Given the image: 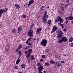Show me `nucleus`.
Instances as JSON below:
<instances>
[{
	"label": "nucleus",
	"instance_id": "1",
	"mask_svg": "<svg viewBox=\"0 0 73 73\" xmlns=\"http://www.w3.org/2000/svg\"><path fill=\"white\" fill-rule=\"evenodd\" d=\"M56 33L58 35L57 36V38H61L62 37V32L61 31V30H58V31L56 32Z\"/></svg>",
	"mask_w": 73,
	"mask_h": 73
},
{
	"label": "nucleus",
	"instance_id": "2",
	"mask_svg": "<svg viewBox=\"0 0 73 73\" xmlns=\"http://www.w3.org/2000/svg\"><path fill=\"white\" fill-rule=\"evenodd\" d=\"M47 44V41L46 39H43L40 42L41 45L43 46H44V47H45V46H46Z\"/></svg>",
	"mask_w": 73,
	"mask_h": 73
},
{
	"label": "nucleus",
	"instance_id": "3",
	"mask_svg": "<svg viewBox=\"0 0 73 73\" xmlns=\"http://www.w3.org/2000/svg\"><path fill=\"white\" fill-rule=\"evenodd\" d=\"M33 30L30 29L28 32V35L29 37H33Z\"/></svg>",
	"mask_w": 73,
	"mask_h": 73
},
{
	"label": "nucleus",
	"instance_id": "4",
	"mask_svg": "<svg viewBox=\"0 0 73 73\" xmlns=\"http://www.w3.org/2000/svg\"><path fill=\"white\" fill-rule=\"evenodd\" d=\"M58 29V27L56 25H54L53 27V28L51 31V33H53V32H54L55 31L57 30Z\"/></svg>",
	"mask_w": 73,
	"mask_h": 73
},
{
	"label": "nucleus",
	"instance_id": "5",
	"mask_svg": "<svg viewBox=\"0 0 73 73\" xmlns=\"http://www.w3.org/2000/svg\"><path fill=\"white\" fill-rule=\"evenodd\" d=\"M8 10V8H5L4 9H0V13H1V15L4 12L5 13V12H7V11Z\"/></svg>",
	"mask_w": 73,
	"mask_h": 73
},
{
	"label": "nucleus",
	"instance_id": "6",
	"mask_svg": "<svg viewBox=\"0 0 73 73\" xmlns=\"http://www.w3.org/2000/svg\"><path fill=\"white\" fill-rule=\"evenodd\" d=\"M58 20H59V21H60V23H59L58 24L59 25H61V24L63 23V21H64V19L61 18V17H58Z\"/></svg>",
	"mask_w": 73,
	"mask_h": 73
},
{
	"label": "nucleus",
	"instance_id": "7",
	"mask_svg": "<svg viewBox=\"0 0 73 73\" xmlns=\"http://www.w3.org/2000/svg\"><path fill=\"white\" fill-rule=\"evenodd\" d=\"M61 39L63 42H66L68 41V39L66 38V36L62 37Z\"/></svg>",
	"mask_w": 73,
	"mask_h": 73
},
{
	"label": "nucleus",
	"instance_id": "8",
	"mask_svg": "<svg viewBox=\"0 0 73 73\" xmlns=\"http://www.w3.org/2000/svg\"><path fill=\"white\" fill-rule=\"evenodd\" d=\"M42 69H44V68H43V67L42 66H39L38 68V71H42Z\"/></svg>",
	"mask_w": 73,
	"mask_h": 73
},
{
	"label": "nucleus",
	"instance_id": "9",
	"mask_svg": "<svg viewBox=\"0 0 73 73\" xmlns=\"http://www.w3.org/2000/svg\"><path fill=\"white\" fill-rule=\"evenodd\" d=\"M41 30H42V28H39L37 30L36 33L38 34L39 33V34L40 35V33H41Z\"/></svg>",
	"mask_w": 73,
	"mask_h": 73
},
{
	"label": "nucleus",
	"instance_id": "10",
	"mask_svg": "<svg viewBox=\"0 0 73 73\" xmlns=\"http://www.w3.org/2000/svg\"><path fill=\"white\" fill-rule=\"evenodd\" d=\"M27 52L28 53V54H31L32 53V50L31 49H30L27 50Z\"/></svg>",
	"mask_w": 73,
	"mask_h": 73
},
{
	"label": "nucleus",
	"instance_id": "11",
	"mask_svg": "<svg viewBox=\"0 0 73 73\" xmlns=\"http://www.w3.org/2000/svg\"><path fill=\"white\" fill-rule=\"evenodd\" d=\"M30 5V4H29V3L27 4V3H26L25 4V8H28V7H29Z\"/></svg>",
	"mask_w": 73,
	"mask_h": 73
},
{
	"label": "nucleus",
	"instance_id": "12",
	"mask_svg": "<svg viewBox=\"0 0 73 73\" xmlns=\"http://www.w3.org/2000/svg\"><path fill=\"white\" fill-rule=\"evenodd\" d=\"M57 65V66H58V67H60V66H61V64H59V62H57L56 63V65Z\"/></svg>",
	"mask_w": 73,
	"mask_h": 73
},
{
	"label": "nucleus",
	"instance_id": "13",
	"mask_svg": "<svg viewBox=\"0 0 73 73\" xmlns=\"http://www.w3.org/2000/svg\"><path fill=\"white\" fill-rule=\"evenodd\" d=\"M20 62V57H19L17 60L16 62V64H19Z\"/></svg>",
	"mask_w": 73,
	"mask_h": 73
},
{
	"label": "nucleus",
	"instance_id": "14",
	"mask_svg": "<svg viewBox=\"0 0 73 73\" xmlns=\"http://www.w3.org/2000/svg\"><path fill=\"white\" fill-rule=\"evenodd\" d=\"M33 3H34V1H33V0H30L29 2V4L30 5H31V4H33Z\"/></svg>",
	"mask_w": 73,
	"mask_h": 73
},
{
	"label": "nucleus",
	"instance_id": "15",
	"mask_svg": "<svg viewBox=\"0 0 73 73\" xmlns=\"http://www.w3.org/2000/svg\"><path fill=\"white\" fill-rule=\"evenodd\" d=\"M30 58L31 60H33V61H34L35 59V56L33 55H31V56Z\"/></svg>",
	"mask_w": 73,
	"mask_h": 73
},
{
	"label": "nucleus",
	"instance_id": "16",
	"mask_svg": "<svg viewBox=\"0 0 73 73\" xmlns=\"http://www.w3.org/2000/svg\"><path fill=\"white\" fill-rule=\"evenodd\" d=\"M58 44H62L63 42V41H62V39L58 41Z\"/></svg>",
	"mask_w": 73,
	"mask_h": 73
},
{
	"label": "nucleus",
	"instance_id": "17",
	"mask_svg": "<svg viewBox=\"0 0 73 73\" xmlns=\"http://www.w3.org/2000/svg\"><path fill=\"white\" fill-rule=\"evenodd\" d=\"M48 17V15H44L43 16L44 19H46Z\"/></svg>",
	"mask_w": 73,
	"mask_h": 73
},
{
	"label": "nucleus",
	"instance_id": "18",
	"mask_svg": "<svg viewBox=\"0 0 73 73\" xmlns=\"http://www.w3.org/2000/svg\"><path fill=\"white\" fill-rule=\"evenodd\" d=\"M31 55V54H28L26 56V57L27 58V59H28V58H29V57H30V55Z\"/></svg>",
	"mask_w": 73,
	"mask_h": 73
},
{
	"label": "nucleus",
	"instance_id": "19",
	"mask_svg": "<svg viewBox=\"0 0 73 73\" xmlns=\"http://www.w3.org/2000/svg\"><path fill=\"white\" fill-rule=\"evenodd\" d=\"M21 28H22V27L20 26V27H19L18 29V31L19 32H21Z\"/></svg>",
	"mask_w": 73,
	"mask_h": 73
},
{
	"label": "nucleus",
	"instance_id": "20",
	"mask_svg": "<svg viewBox=\"0 0 73 73\" xmlns=\"http://www.w3.org/2000/svg\"><path fill=\"white\" fill-rule=\"evenodd\" d=\"M73 41V37L70 38L69 39V41L70 42H72Z\"/></svg>",
	"mask_w": 73,
	"mask_h": 73
},
{
	"label": "nucleus",
	"instance_id": "21",
	"mask_svg": "<svg viewBox=\"0 0 73 73\" xmlns=\"http://www.w3.org/2000/svg\"><path fill=\"white\" fill-rule=\"evenodd\" d=\"M29 47H30V46H27L23 48V49H29Z\"/></svg>",
	"mask_w": 73,
	"mask_h": 73
},
{
	"label": "nucleus",
	"instance_id": "22",
	"mask_svg": "<svg viewBox=\"0 0 73 73\" xmlns=\"http://www.w3.org/2000/svg\"><path fill=\"white\" fill-rule=\"evenodd\" d=\"M50 62L52 64H55V62L53 60H51L50 61Z\"/></svg>",
	"mask_w": 73,
	"mask_h": 73
},
{
	"label": "nucleus",
	"instance_id": "23",
	"mask_svg": "<svg viewBox=\"0 0 73 73\" xmlns=\"http://www.w3.org/2000/svg\"><path fill=\"white\" fill-rule=\"evenodd\" d=\"M44 65L45 66H48L49 65V63L48 62H46L44 63Z\"/></svg>",
	"mask_w": 73,
	"mask_h": 73
},
{
	"label": "nucleus",
	"instance_id": "24",
	"mask_svg": "<svg viewBox=\"0 0 73 73\" xmlns=\"http://www.w3.org/2000/svg\"><path fill=\"white\" fill-rule=\"evenodd\" d=\"M23 47V46L21 45H19L18 47V49H20L21 48Z\"/></svg>",
	"mask_w": 73,
	"mask_h": 73
},
{
	"label": "nucleus",
	"instance_id": "25",
	"mask_svg": "<svg viewBox=\"0 0 73 73\" xmlns=\"http://www.w3.org/2000/svg\"><path fill=\"white\" fill-rule=\"evenodd\" d=\"M21 67L22 68H25V65L24 64H22L21 66Z\"/></svg>",
	"mask_w": 73,
	"mask_h": 73
},
{
	"label": "nucleus",
	"instance_id": "26",
	"mask_svg": "<svg viewBox=\"0 0 73 73\" xmlns=\"http://www.w3.org/2000/svg\"><path fill=\"white\" fill-rule=\"evenodd\" d=\"M15 7L18 9H19V8H20V6L17 4H15Z\"/></svg>",
	"mask_w": 73,
	"mask_h": 73
},
{
	"label": "nucleus",
	"instance_id": "27",
	"mask_svg": "<svg viewBox=\"0 0 73 73\" xmlns=\"http://www.w3.org/2000/svg\"><path fill=\"white\" fill-rule=\"evenodd\" d=\"M43 23H46L47 20H46V19H43Z\"/></svg>",
	"mask_w": 73,
	"mask_h": 73
},
{
	"label": "nucleus",
	"instance_id": "28",
	"mask_svg": "<svg viewBox=\"0 0 73 73\" xmlns=\"http://www.w3.org/2000/svg\"><path fill=\"white\" fill-rule=\"evenodd\" d=\"M69 17L70 20H73V17L72 16V15L69 16Z\"/></svg>",
	"mask_w": 73,
	"mask_h": 73
},
{
	"label": "nucleus",
	"instance_id": "29",
	"mask_svg": "<svg viewBox=\"0 0 73 73\" xmlns=\"http://www.w3.org/2000/svg\"><path fill=\"white\" fill-rule=\"evenodd\" d=\"M60 9H61V10H62V11H64V7H60Z\"/></svg>",
	"mask_w": 73,
	"mask_h": 73
},
{
	"label": "nucleus",
	"instance_id": "30",
	"mask_svg": "<svg viewBox=\"0 0 73 73\" xmlns=\"http://www.w3.org/2000/svg\"><path fill=\"white\" fill-rule=\"evenodd\" d=\"M65 19L66 20H67V21L69 20H70L69 16L65 18Z\"/></svg>",
	"mask_w": 73,
	"mask_h": 73
},
{
	"label": "nucleus",
	"instance_id": "31",
	"mask_svg": "<svg viewBox=\"0 0 73 73\" xmlns=\"http://www.w3.org/2000/svg\"><path fill=\"white\" fill-rule=\"evenodd\" d=\"M19 55V56H20L21 55V51L20 50L18 52Z\"/></svg>",
	"mask_w": 73,
	"mask_h": 73
},
{
	"label": "nucleus",
	"instance_id": "32",
	"mask_svg": "<svg viewBox=\"0 0 73 73\" xmlns=\"http://www.w3.org/2000/svg\"><path fill=\"white\" fill-rule=\"evenodd\" d=\"M12 32L13 33H16V30L15 29H13L12 31Z\"/></svg>",
	"mask_w": 73,
	"mask_h": 73
},
{
	"label": "nucleus",
	"instance_id": "33",
	"mask_svg": "<svg viewBox=\"0 0 73 73\" xmlns=\"http://www.w3.org/2000/svg\"><path fill=\"white\" fill-rule=\"evenodd\" d=\"M20 49H18V48H17V49L16 50V52H17V54L18 53L19 50Z\"/></svg>",
	"mask_w": 73,
	"mask_h": 73
},
{
	"label": "nucleus",
	"instance_id": "34",
	"mask_svg": "<svg viewBox=\"0 0 73 73\" xmlns=\"http://www.w3.org/2000/svg\"><path fill=\"white\" fill-rule=\"evenodd\" d=\"M37 66H41V63H37Z\"/></svg>",
	"mask_w": 73,
	"mask_h": 73
},
{
	"label": "nucleus",
	"instance_id": "35",
	"mask_svg": "<svg viewBox=\"0 0 73 73\" xmlns=\"http://www.w3.org/2000/svg\"><path fill=\"white\" fill-rule=\"evenodd\" d=\"M19 68V66H16L15 67V69H17Z\"/></svg>",
	"mask_w": 73,
	"mask_h": 73
},
{
	"label": "nucleus",
	"instance_id": "36",
	"mask_svg": "<svg viewBox=\"0 0 73 73\" xmlns=\"http://www.w3.org/2000/svg\"><path fill=\"white\" fill-rule=\"evenodd\" d=\"M34 26H35V25H34V24H32V25H31V27L30 29H31V28H33V27H34Z\"/></svg>",
	"mask_w": 73,
	"mask_h": 73
},
{
	"label": "nucleus",
	"instance_id": "37",
	"mask_svg": "<svg viewBox=\"0 0 73 73\" xmlns=\"http://www.w3.org/2000/svg\"><path fill=\"white\" fill-rule=\"evenodd\" d=\"M49 49H47L46 50V53H47V52H49Z\"/></svg>",
	"mask_w": 73,
	"mask_h": 73
},
{
	"label": "nucleus",
	"instance_id": "38",
	"mask_svg": "<svg viewBox=\"0 0 73 73\" xmlns=\"http://www.w3.org/2000/svg\"><path fill=\"white\" fill-rule=\"evenodd\" d=\"M45 8V6H42L40 8V9H42V8Z\"/></svg>",
	"mask_w": 73,
	"mask_h": 73
},
{
	"label": "nucleus",
	"instance_id": "39",
	"mask_svg": "<svg viewBox=\"0 0 73 73\" xmlns=\"http://www.w3.org/2000/svg\"><path fill=\"white\" fill-rule=\"evenodd\" d=\"M48 24H50V23H51V21L49 20L48 21Z\"/></svg>",
	"mask_w": 73,
	"mask_h": 73
},
{
	"label": "nucleus",
	"instance_id": "40",
	"mask_svg": "<svg viewBox=\"0 0 73 73\" xmlns=\"http://www.w3.org/2000/svg\"><path fill=\"white\" fill-rule=\"evenodd\" d=\"M42 57L43 58H45V55H43L42 56Z\"/></svg>",
	"mask_w": 73,
	"mask_h": 73
},
{
	"label": "nucleus",
	"instance_id": "41",
	"mask_svg": "<svg viewBox=\"0 0 73 73\" xmlns=\"http://www.w3.org/2000/svg\"><path fill=\"white\" fill-rule=\"evenodd\" d=\"M55 21L56 23H57V22H58V21H59V20L58 19L57 20V19H56Z\"/></svg>",
	"mask_w": 73,
	"mask_h": 73
},
{
	"label": "nucleus",
	"instance_id": "42",
	"mask_svg": "<svg viewBox=\"0 0 73 73\" xmlns=\"http://www.w3.org/2000/svg\"><path fill=\"white\" fill-rule=\"evenodd\" d=\"M44 15H47V11H45L44 12Z\"/></svg>",
	"mask_w": 73,
	"mask_h": 73
},
{
	"label": "nucleus",
	"instance_id": "43",
	"mask_svg": "<svg viewBox=\"0 0 73 73\" xmlns=\"http://www.w3.org/2000/svg\"><path fill=\"white\" fill-rule=\"evenodd\" d=\"M22 17L23 18H26L27 17V16L25 15H24Z\"/></svg>",
	"mask_w": 73,
	"mask_h": 73
},
{
	"label": "nucleus",
	"instance_id": "44",
	"mask_svg": "<svg viewBox=\"0 0 73 73\" xmlns=\"http://www.w3.org/2000/svg\"><path fill=\"white\" fill-rule=\"evenodd\" d=\"M5 50L7 52L8 51H9L8 49L7 48H5Z\"/></svg>",
	"mask_w": 73,
	"mask_h": 73
},
{
	"label": "nucleus",
	"instance_id": "45",
	"mask_svg": "<svg viewBox=\"0 0 73 73\" xmlns=\"http://www.w3.org/2000/svg\"><path fill=\"white\" fill-rule=\"evenodd\" d=\"M60 57V56H58V55L56 56V58H59V57Z\"/></svg>",
	"mask_w": 73,
	"mask_h": 73
},
{
	"label": "nucleus",
	"instance_id": "46",
	"mask_svg": "<svg viewBox=\"0 0 73 73\" xmlns=\"http://www.w3.org/2000/svg\"><path fill=\"white\" fill-rule=\"evenodd\" d=\"M61 63H62V64H64V63H65V62H64L63 61H61Z\"/></svg>",
	"mask_w": 73,
	"mask_h": 73
},
{
	"label": "nucleus",
	"instance_id": "47",
	"mask_svg": "<svg viewBox=\"0 0 73 73\" xmlns=\"http://www.w3.org/2000/svg\"><path fill=\"white\" fill-rule=\"evenodd\" d=\"M56 68V66L54 65L53 66V68H54V69Z\"/></svg>",
	"mask_w": 73,
	"mask_h": 73
},
{
	"label": "nucleus",
	"instance_id": "48",
	"mask_svg": "<svg viewBox=\"0 0 73 73\" xmlns=\"http://www.w3.org/2000/svg\"><path fill=\"white\" fill-rule=\"evenodd\" d=\"M71 46H72V47L73 46V42L71 44Z\"/></svg>",
	"mask_w": 73,
	"mask_h": 73
},
{
	"label": "nucleus",
	"instance_id": "49",
	"mask_svg": "<svg viewBox=\"0 0 73 73\" xmlns=\"http://www.w3.org/2000/svg\"><path fill=\"white\" fill-rule=\"evenodd\" d=\"M31 58H29L28 60V62H30V61H31Z\"/></svg>",
	"mask_w": 73,
	"mask_h": 73
},
{
	"label": "nucleus",
	"instance_id": "50",
	"mask_svg": "<svg viewBox=\"0 0 73 73\" xmlns=\"http://www.w3.org/2000/svg\"><path fill=\"white\" fill-rule=\"evenodd\" d=\"M63 31L64 32H66V29H63Z\"/></svg>",
	"mask_w": 73,
	"mask_h": 73
},
{
	"label": "nucleus",
	"instance_id": "51",
	"mask_svg": "<svg viewBox=\"0 0 73 73\" xmlns=\"http://www.w3.org/2000/svg\"><path fill=\"white\" fill-rule=\"evenodd\" d=\"M29 40H27L26 42V44H28V42H29Z\"/></svg>",
	"mask_w": 73,
	"mask_h": 73
},
{
	"label": "nucleus",
	"instance_id": "52",
	"mask_svg": "<svg viewBox=\"0 0 73 73\" xmlns=\"http://www.w3.org/2000/svg\"><path fill=\"white\" fill-rule=\"evenodd\" d=\"M40 62H43V59H41L40 60Z\"/></svg>",
	"mask_w": 73,
	"mask_h": 73
},
{
	"label": "nucleus",
	"instance_id": "53",
	"mask_svg": "<svg viewBox=\"0 0 73 73\" xmlns=\"http://www.w3.org/2000/svg\"><path fill=\"white\" fill-rule=\"evenodd\" d=\"M28 45H30V46L32 45V44H31V43H29L28 44Z\"/></svg>",
	"mask_w": 73,
	"mask_h": 73
},
{
	"label": "nucleus",
	"instance_id": "54",
	"mask_svg": "<svg viewBox=\"0 0 73 73\" xmlns=\"http://www.w3.org/2000/svg\"><path fill=\"white\" fill-rule=\"evenodd\" d=\"M59 12L60 13V14H61V15L62 14V12L61 11H59Z\"/></svg>",
	"mask_w": 73,
	"mask_h": 73
},
{
	"label": "nucleus",
	"instance_id": "55",
	"mask_svg": "<svg viewBox=\"0 0 73 73\" xmlns=\"http://www.w3.org/2000/svg\"><path fill=\"white\" fill-rule=\"evenodd\" d=\"M63 55L64 56H67V54H63Z\"/></svg>",
	"mask_w": 73,
	"mask_h": 73
},
{
	"label": "nucleus",
	"instance_id": "56",
	"mask_svg": "<svg viewBox=\"0 0 73 73\" xmlns=\"http://www.w3.org/2000/svg\"><path fill=\"white\" fill-rule=\"evenodd\" d=\"M66 1L67 3H69V0H66Z\"/></svg>",
	"mask_w": 73,
	"mask_h": 73
},
{
	"label": "nucleus",
	"instance_id": "57",
	"mask_svg": "<svg viewBox=\"0 0 73 73\" xmlns=\"http://www.w3.org/2000/svg\"><path fill=\"white\" fill-rule=\"evenodd\" d=\"M31 39H32V38H29V39L28 41H30V40H31Z\"/></svg>",
	"mask_w": 73,
	"mask_h": 73
},
{
	"label": "nucleus",
	"instance_id": "58",
	"mask_svg": "<svg viewBox=\"0 0 73 73\" xmlns=\"http://www.w3.org/2000/svg\"><path fill=\"white\" fill-rule=\"evenodd\" d=\"M37 41H39V38H38L37 39Z\"/></svg>",
	"mask_w": 73,
	"mask_h": 73
},
{
	"label": "nucleus",
	"instance_id": "59",
	"mask_svg": "<svg viewBox=\"0 0 73 73\" xmlns=\"http://www.w3.org/2000/svg\"><path fill=\"white\" fill-rule=\"evenodd\" d=\"M25 54H27V53H28V52H27V51L25 52Z\"/></svg>",
	"mask_w": 73,
	"mask_h": 73
},
{
	"label": "nucleus",
	"instance_id": "60",
	"mask_svg": "<svg viewBox=\"0 0 73 73\" xmlns=\"http://www.w3.org/2000/svg\"><path fill=\"white\" fill-rule=\"evenodd\" d=\"M68 23V21H66V24H67Z\"/></svg>",
	"mask_w": 73,
	"mask_h": 73
},
{
	"label": "nucleus",
	"instance_id": "61",
	"mask_svg": "<svg viewBox=\"0 0 73 73\" xmlns=\"http://www.w3.org/2000/svg\"><path fill=\"white\" fill-rule=\"evenodd\" d=\"M60 26H63V25H64V24H60Z\"/></svg>",
	"mask_w": 73,
	"mask_h": 73
},
{
	"label": "nucleus",
	"instance_id": "62",
	"mask_svg": "<svg viewBox=\"0 0 73 73\" xmlns=\"http://www.w3.org/2000/svg\"><path fill=\"white\" fill-rule=\"evenodd\" d=\"M67 4H68V5H70V3H69Z\"/></svg>",
	"mask_w": 73,
	"mask_h": 73
},
{
	"label": "nucleus",
	"instance_id": "63",
	"mask_svg": "<svg viewBox=\"0 0 73 73\" xmlns=\"http://www.w3.org/2000/svg\"><path fill=\"white\" fill-rule=\"evenodd\" d=\"M33 40H34V41H36V39H35V38H34V39H33Z\"/></svg>",
	"mask_w": 73,
	"mask_h": 73
},
{
	"label": "nucleus",
	"instance_id": "64",
	"mask_svg": "<svg viewBox=\"0 0 73 73\" xmlns=\"http://www.w3.org/2000/svg\"><path fill=\"white\" fill-rule=\"evenodd\" d=\"M44 73H46V71H44V72H43Z\"/></svg>",
	"mask_w": 73,
	"mask_h": 73
}]
</instances>
